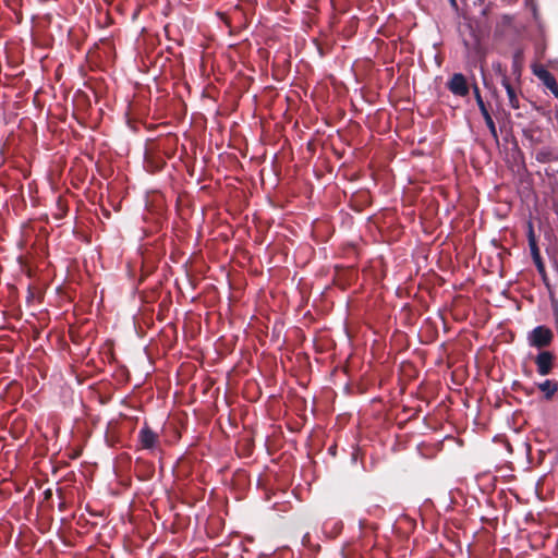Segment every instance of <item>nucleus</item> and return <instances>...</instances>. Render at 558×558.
<instances>
[{
  "label": "nucleus",
  "mask_w": 558,
  "mask_h": 558,
  "mask_svg": "<svg viewBox=\"0 0 558 558\" xmlns=\"http://www.w3.org/2000/svg\"><path fill=\"white\" fill-rule=\"evenodd\" d=\"M554 339L551 329L545 325H537L527 332L526 341L531 348L543 349L548 347Z\"/></svg>",
  "instance_id": "f257e3e1"
},
{
  "label": "nucleus",
  "mask_w": 558,
  "mask_h": 558,
  "mask_svg": "<svg viewBox=\"0 0 558 558\" xmlns=\"http://www.w3.org/2000/svg\"><path fill=\"white\" fill-rule=\"evenodd\" d=\"M446 87L457 97H466L470 94V84L461 72L453 73L447 81Z\"/></svg>",
  "instance_id": "f03ea898"
},
{
  "label": "nucleus",
  "mask_w": 558,
  "mask_h": 558,
  "mask_svg": "<svg viewBox=\"0 0 558 558\" xmlns=\"http://www.w3.org/2000/svg\"><path fill=\"white\" fill-rule=\"evenodd\" d=\"M537 374L547 376L553 372L555 365V355L551 351L541 350L535 356Z\"/></svg>",
  "instance_id": "7ed1b4c3"
},
{
  "label": "nucleus",
  "mask_w": 558,
  "mask_h": 558,
  "mask_svg": "<svg viewBox=\"0 0 558 558\" xmlns=\"http://www.w3.org/2000/svg\"><path fill=\"white\" fill-rule=\"evenodd\" d=\"M533 74L542 81V83L551 92V94L558 97V84L555 76L543 65H534Z\"/></svg>",
  "instance_id": "20e7f679"
},
{
  "label": "nucleus",
  "mask_w": 558,
  "mask_h": 558,
  "mask_svg": "<svg viewBox=\"0 0 558 558\" xmlns=\"http://www.w3.org/2000/svg\"><path fill=\"white\" fill-rule=\"evenodd\" d=\"M137 439L143 449L153 450L157 446L158 435L145 423L138 432Z\"/></svg>",
  "instance_id": "39448f33"
},
{
  "label": "nucleus",
  "mask_w": 558,
  "mask_h": 558,
  "mask_svg": "<svg viewBox=\"0 0 558 558\" xmlns=\"http://www.w3.org/2000/svg\"><path fill=\"white\" fill-rule=\"evenodd\" d=\"M343 530V522L338 519H328L323 524V532L329 538L337 537Z\"/></svg>",
  "instance_id": "423d86ee"
},
{
  "label": "nucleus",
  "mask_w": 558,
  "mask_h": 558,
  "mask_svg": "<svg viewBox=\"0 0 558 558\" xmlns=\"http://www.w3.org/2000/svg\"><path fill=\"white\" fill-rule=\"evenodd\" d=\"M501 85H502V87L506 90V94H507V97H508V101H509V106L512 109H519L520 108V101H519V98H518V95H517V90L512 86V84L510 83L509 77H504V80H501Z\"/></svg>",
  "instance_id": "0eeeda50"
},
{
  "label": "nucleus",
  "mask_w": 558,
  "mask_h": 558,
  "mask_svg": "<svg viewBox=\"0 0 558 558\" xmlns=\"http://www.w3.org/2000/svg\"><path fill=\"white\" fill-rule=\"evenodd\" d=\"M530 253H531V257L533 259V263H534L538 274L541 275L543 281L545 283H547L546 282L547 281V274H546V269H545V264H544L543 258L541 256L538 246L530 248Z\"/></svg>",
  "instance_id": "6e6552de"
},
{
  "label": "nucleus",
  "mask_w": 558,
  "mask_h": 558,
  "mask_svg": "<svg viewBox=\"0 0 558 558\" xmlns=\"http://www.w3.org/2000/svg\"><path fill=\"white\" fill-rule=\"evenodd\" d=\"M537 388L543 392L546 400H550L558 391V383L556 380L545 379L537 384Z\"/></svg>",
  "instance_id": "1a4fd4ad"
},
{
  "label": "nucleus",
  "mask_w": 558,
  "mask_h": 558,
  "mask_svg": "<svg viewBox=\"0 0 558 558\" xmlns=\"http://www.w3.org/2000/svg\"><path fill=\"white\" fill-rule=\"evenodd\" d=\"M535 159H536V161H538L541 163L550 162L553 160V153H551L550 148L544 147V148H541L539 150H537L536 155H535Z\"/></svg>",
  "instance_id": "9d476101"
},
{
  "label": "nucleus",
  "mask_w": 558,
  "mask_h": 558,
  "mask_svg": "<svg viewBox=\"0 0 558 558\" xmlns=\"http://www.w3.org/2000/svg\"><path fill=\"white\" fill-rule=\"evenodd\" d=\"M471 87H472L473 95H474L476 105L478 107V110L482 111L484 109H487V105H486V102L484 101V99H483V97L481 95V92H480V88H478L477 84L473 83Z\"/></svg>",
  "instance_id": "9b49d317"
},
{
  "label": "nucleus",
  "mask_w": 558,
  "mask_h": 558,
  "mask_svg": "<svg viewBox=\"0 0 558 558\" xmlns=\"http://www.w3.org/2000/svg\"><path fill=\"white\" fill-rule=\"evenodd\" d=\"M526 236H527V242H529L530 248L538 246L532 221L527 222Z\"/></svg>",
  "instance_id": "f8f14e48"
},
{
  "label": "nucleus",
  "mask_w": 558,
  "mask_h": 558,
  "mask_svg": "<svg viewBox=\"0 0 558 558\" xmlns=\"http://www.w3.org/2000/svg\"><path fill=\"white\" fill-rule=\"evenodd\" d=\"M493 70L495 74L500 77V81L504 80V77H508L506 70L502 68V64L500 62L493 63Z\"/></svg>",
  "instance_id": "ddd939ff"
},
{
  "label": "nucleus",
  "mask_w": 558,
  "mask_h": 558,
  "mask_svg": "<svg viewBox=\"0 0 558 558\" xmlns=\"http://www.w3.org/2000/svg\"><path fill=\"white\" fill-rule=\"evenodd\" d=\"M365 512L368 514V515H374V517H380L381 513L384 512L383 509L377 506V505H372L369 506L368 508H366Z\"/></svg>",
  "instance_id": "4468645a"
},
{
  "label": "nucleus",
  "mask_w": 558,
  "mask_h": 558,
  "mask_svg": "<svg viewBox=\"0 0 558 558\" xmlns=\"http://www.w3.org/2000/svg\"><path fill=\"white\" fill-rule=\"evenodd\" d=\"M485 124H486V126H487V129H488V131H489V133H490L492 137H493L496 142H498V133H497V129H496V124H495L494 120H493V121H490V122H487V123H485Z\"/></svg>",
  "instance_id": "2eb2a0df"
},
{
  "label": "nucleus",
  "mask_w": 558,
  "mask_h": 558,
  "mask_svg": "<svg viewBox=\"0 0 558 558\" xmlns=\"http://www.w3.org/2000/svg\"><path fill=\"white\" fill-rule=\"evenodd\" d=\"M480 112H481L485 123L493 121V118H492V114H490L488 108L484 109V110H482Z\"/></svg>",
  "instance_id": "dca6fc26"
},
{
  "label": "nucleus",
  "mask_w": 558,
  "mask_h": 558,
  "mask_svg": "<svg viewBox=\"0 0 558 558\" xmlns=\"http://www.w3.org/2000/svg\"><path fill=\"white\" fill-rule=\"evenodd\" d=\"M357 524H359V529L362 531L367 525L366 518H364V517L360 518Z\"/></svg>",
  "instance_id": "f3484780"
},
{
  "label": "nucleus",
  "mask_w": 558,
  "mask_h": 558,
  "mask_svg": "<svg viewBox=\"0 0 558 558\" xmlns=\"http://www.w3.org/2000/svg\"><path fill=\"white\" fill-rule=\"evenodd\" d=\"M450 7L454 10V11H458L459 7H458V3H457V0H448Z\"/></svg>",
  "instance_id": "a211bd4d"
},
{
  "label": "nucleus",
  "mask_w": 558,
  "mask_h": 558,
  "mask_svg": "<svg viewBox=\"0 0 558 558\" xmlns=\"http://www.w3.org/2000/svg\"><path fill=\"white\" fill-rule=\"evenodd\" d=\"M4 146H5V143H2V151H1V155H2V163L4 162Z\"/></svg>",
  "instance_id": "6ab92c4d"
},
{
  "label": "nucleus",
  "mask_w": 558,
  "mask_h": 558,
  "mask_svg": "<svg viewBox=\"0 0 558 558\" xmlns=\"http://www.w3.org/2000/svg\"><path fill=\"white\" fill-rule=\"evenodd\" d=\"M351 460H352L353 463H355L356 460H357V454L356 453H352Z\"/></svg>",
  "instance_id": "aec40b11"
},
{
  "label": "nucleus",
  "mask_w": 558,
  "mask_h": 558,
  "mask_svg": "<svg viewBox=\"0 0 558 558\" xmlns=\"http://www.w3.org/2000/svg\"><path fill=\"white\" fill-rule=\"evenodd\" d=\"M159 168H160V166H159V165H154V166H151L153 171H157Z\"/></svg>",
  "instance_id": "412c9836"
},
{
  "label": "nucleus",
  "mask_w": 558,
  "mask_h": 558,
  "mask_svg": "<svg viewBox=\"0 0 558 558\" xmlns=\"http://www.w3.org/2000/svg\"><path fill=\"white\" fill-rule=\"evenodd\" d=\"M1 348H2V352H4L7 349H5V344L2 342L1 344Z\"/></svg>",
  "instance_id": "4be33fe9"
},
{
  "label": "nucleus",
  "mask_w": 558,
  "mask_h": 558,
  "mask_svg": "<svg viewBox=\"0 0 558 558\" xmlns=\"http://www.w3.org/2000/svg\"><path fill=\"white\" fill-rule=\"evenodd\" d=\"M507 449H508V450H510V449H511V445H510V444H508V445H507Z\"/></svg>",
  "instance_id": "5701e85b"
},
{
  "label": "nucleus",
  "mask_w": 558,
  "mask_h": 558,
  "mask_svg": "<svg viewBox=\"0 0 558 558\" xmlns=\"http://www.w3.org/2000/svg\"><path fill=\"white\" fill-rule=\"evenodd\" d=\"M5 481H7V478H4V477L2 476V478H1L2 484H3Z\"/></svg>",
  "instance_id": "b1692460"
}]
</instances>
